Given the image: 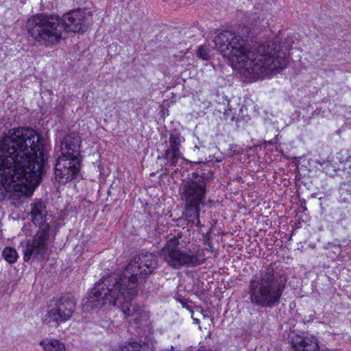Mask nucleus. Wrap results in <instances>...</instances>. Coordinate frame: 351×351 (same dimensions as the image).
Here are the masks:
<instances>
[{
  "label": "nucleus",
  "instance_id": "2eb2a0df",
  "mask_svg": "<svg viewBox=\"0 0 351 351\" xmlns=\"http://www.w3.org/2000/svg\"><path fill=\"white\" fill-rule=\"evenodd\" d=\"M201 205L199 204L185 203L183 216L185 220L187 221V224H191V226L195 224L197 226L200 225L199 212Z\"/></svg>",
  "mask_w": 351,
  "mask_h": 351
},
{
  "label": "nucleus",
  "instance_id": "1a4fd4ad",
  "mask_svg": "<svg viewBox=\"0 0 351 351\" xmlns=\"http://www.w3.org/2000/svg\"><path fill=\"white\" fill-rule=\"evenodd\" d=\"M213 172H194L191 178L184 182L180 187L181 199L184 203L199 204L205 206L207 185L213 180Z\"/></svg>",
  "mask_w": 351,
  "mask_h": 351
},
{
  "label": "nucleus",
  "instance_id": "dca6fc26",
  "mask_svg": "<svg viewBox=\"0 0 351 351\" xmlns=\"http://www.w3.org/2000/svg\"><path fill=\"white\" fill-rule=\"evenodd\" d=\"M118 351H154V344L150 342L127 341L119 346Z\"/></svg>",
  "mask_w": 351,
  "mask_h": 351
},
{
  "label": "nucleus",
  "instance_id": "aec40b11",
  "mask_svg": "<svg viewBox=\"0 0 351 351\" xmlns=\"http://www.w3.org/2000/svg\"><path fill=\"white\" fill-rule=\"evenodd\" d=\"M2 256L10 264L16 263L19 258L16 250L11 247H6L2 252Z\"/></svg>",
  "mask_w": 351,
  "mask_h": 351
},
{
  "label": "nucleus",
  "instance_id": "7ed1b4c3",
  "mask_svg": "<svg viewBox=\"0 0 351 351\" xmlns=\"http://www.w3.org/2000/svg\"><path fill=\"white\" fill-rule=\"evenodd\" d=\"M215 47L233 65L264 72L284 69L288 62L287 53L277 48L275 42L267 41L249 48L247 40L230 31L217 34ZM280 47V46L278 47Z\"/></svg>",
  "mask_w": 351,
  "mask_h": 351
},
{
  "label": "nucleus",
  "instance_id": "6e6552de",
  "mask_svg": "<svg viewBox=\"0 0 351 351\" xmlns=\"http://www.w3.org/2000/svg\"><path fill=\"white\" fill-rule=\"evenodd\" d=\"M76 308V300L71 293L55 297L50 301L47 313L43 322L51 327H58L60 324L69 320Z\"/></svg>",
  "mask_w": 351,
  "mask_h": 351
},
{
  "label": "nucleus",
  "instance_id": "39448f33",
  "mask_svg": "<svg viewBox=\"0 0 351 351\" xmlns=\"http://www.w3.org/2000/svg\"><path fill=\"white\" fill-rule=\"evenodd\" d=\"M29 207L31 221L38 229L34 237L27 239L23 246L25 262H29L32 257L38 261L43 260L47 255L49 245L55 239V233L47 222L48 212L45 203L42 199H36Z\"/></svg>",
  "mask_w": 351,
  "mask_h": 351
},
{
  "label": "nucleus",
  "instance_id": "a211bd4d",
  "mask_svg": "<svg viewBox=\"0 0 351 351\" xmlns=\"http://www.w3.org/2000/svg\"><path fill=\"white\" fill-rule=\"evenodd\" d=\"M216 102L218 103L219 106L218 111L219 112H223V114L226 116V119H228L230 117V119L232 121H238L239 120V117H236V113H232V110L230 108H227V107L229 106V100H228L226 98L223 99V101L221 102L220 101H216Z\"/></svg>",
  "mask_w": 351,
  "mask_h": 351
},
{
  "label": "nucleus",
  "instance_id": "f3484780",
  "mask_svg": "<svg viewBox=\"0 0 351 351\" xmlns=\"http://www.w3.org/2000/svg\"><path fill=\"white\" fill-rule=\"evenodd\" d=\"M39 345L45 351H65L63 343L58 339H45L40 341Z\"/></svg>",
  "mask_w": 351,
  "mask_h": 351
},
{
  "label": "nucleus",
  "instance_id": "a878e982",
  "mask_svg": "<svg viewBox=\"0 0 351 351\" xmlns=\"http://www.w3.org/2000/svg\"><path fill=\"white\" fill-rule=\"evenodd\" d=\"M193 321L195 323H197V324L199 322V319L197 318H193Z\"/></svg>",
  "mask_w": 351,
  "mask_h": 351
},
{
  "label": "nucleus",
  "instance_id": "f03ea898",
  "mask_svg": "<svg viewBox=\"0 0 351 351\" xmlns=\"http://www.w3.org/2000/svg\"><path fill=\"white\" fill-rule=\"evenodd\" d=\"M158 265L157 257L142 252L132 260L121 274H114L101 278L88 292L82 301L84 312L99 311L104 306H115L131 316L134 309L132 300L141 289V283Z\"/></svg>",
  "mask_w": 351,
  "mask_h": 351
},
{
  "label": "nucleus",
  "instance_id": "0eeeda50",
  "mask_svg": "<svg viewBox=\"0 0 351 351\" xmlns=\"http://www.w3.org/2000/svg\"><path fill=\"white\" fill-rule=\"evenodd\" d=\"M181 234H178L167 241L165 246L162 248V252L164 258L167 264L173 269H180L182 267H196L204 263L203 252L202 250H197L194 252L182 251L179 245V239Z\"/></svg>",
  "mask_w": 351,
  "mask_h": 351
},
{
  "label": "nucleus",
  "instance_id": "f257e3e1",
  "mask_svg": "<svg viewBox=\"0 0 351 351\" xmlns=\"http://www.w3.org/2000/svg\"><path fill=\"white\" fill-rule=\"evenodd\" d=\"M45 138L29 127L9 130L0 137V184L31 195L41 181L47 160Z\"/></svg>",
  "mask_w": 351,
  "mask_h": 351
},
{
  "label": "nucleus",
  "instance_id": "9d476101",
  "mask_svg": "<svg viewBox=\"0 0 351 351\" xmlns=\"http://www.w3.org/2000/svg\"><path fill=\"white\" fill-rule=\"evenodd\" d=\"M82 158L80 157L59 156L54 167L56 180L66 184L81 177Z\"/></svg>",
  "mask_w": 351,
  "mask_h": 351
},
{
  "label": "nucleus",
  "instance_id": "b1692460",
  "mask_svg": "<svg viewBox=\"0 0 351 351\" xmlns=\"http://www.w3.org/2000/svg\"><path fill=\"white\" fill-rule=\"evenodd\" d=\"M339 193L341 195H342L344 193V189L343 188H340Z\"/></svg>",
  "mask_w": 351,
  "mask_h": 351
},
{
  "label": "nucleus",
  "instance_id": "20e7f679",
  "mask_svg": "<svg viewBox=\"0 0 351 351\" xmlns=\"http://www.w3.org/2000/svg\"><path fill=\"white\" fill-rule=\"evenodd\" d=\"M287 277L271 263L252 276L249 282V299L261 308H273L280 302Z\"/></svg>",
  "mask_w": 351,
  "mask_h": 351
},
{
  "label": "nucleus",
  "instance_id": "bb28decb",
  "mask_svg": "<svg viewBox=\"0 0 351 351\" xmlns=\"http://www.w3.org/2000/svg\"><path fill=\"white\" fill-rule=\"evenodd\" d=\"M241 179V177H239V178H237V180H240Z\"/></svg>",
  "mask_w": 351,
  "mask_h": 351
},
{
  "label": "nucleus",
  "instance_id": "4be33fe9",
  "mask_svg": "<svg viewBox=\"0 0 351 351\" xmlns=\"http://www.w3.org/2000/svg\"><path fill=\"white\" fill-rule=\"evenodd\" d=\"M210 234H211V231L210 230L207 232L206 234H202V237H203L202 240L204 241V243L206 245H208V247L212 248L213 247V243H212V241H211Z\"/></svg>",
  "mask_w": 351,
  "mask_h": 351
},
{
  "label": "nucleus",
  "instance_id": "ddd939ff",
  "mask_svg": "<svg viewBox=\"0 0 351 351\" xmlns=\"http://www.w3.org/2000/svg\"><path fill=\"white\" fill-rule=\"evenodd\" d=\"M81 140L75 134L66 135L61 141V156L66 157H80L81 155Z\"/></svg>",
  "mask_w": 351,
  "mask_h": 351
},
{
  "label": "nucleus",
  "instance_id": "f8f14e48",
  "mask_svg": "<svg viewBox=\"0 0 351 351\" xmlns=\"http://www.w3.org/2000/svg\"><path fill=\"white\" fill-rule=\"evenodd\" d=\"M184 138L177 130H173L169 134V147L164 151L162 158L167 160L166 165L174 167L178 164V160L182 158L180 152L182 143Z\"/></svg>",
  "mask_w": 351,
  "mask_h": 351
},
{
  "label": "nucleus",
  "instance_id": "6ab92c4d",
  "mask_svg": "<svg viewBox=\"0 0 351 351\" xmlns=\"http://www.w3.org/2000/svg\"><path fill=\"white\" fill-rule=\"evenodd\" d=\"M316 163L319 164L322 171L329 176H335L337 170L338 169L337 164L333 163L332 161L330 160H317Z\"/></svg>",
  "mask_w": 351,
  "mask_h": 351
},
{
  "label": "nucleus",
  "instance_id": "9b49d317",
  "mask_svg": "<svg viewBox=\"0 0 351 351\" xmlns=\"http://www.w3.org/2000/svg\"><path fill=\"white\" fill-rule=\"evenodd\" d=\"M85 13L81 10H75L64 14L60 18L62 31L66 32H84L87 29Z\"/></svg>",
  "mask_w": 351,
  "mask_h": 351
},
{
  "label": "nucleus",
  "instance_id": "5701e85b",
  "mask_svg": "<svg viewBox=\"0 0 351 351\" xmlns=\"http://www.w3.org/2000/svg\"><path fill=\"white\" fill-rule=\"evenodd\" d=\"M348 160L351 162V149L348 151Z\"/></svg>",
  "mask_w": 351,
  "mask_h": 351
},
{
  "label": "nucleus",
  "instance_id": "423d86ee",
  "mask_svg": "<svg viewBox=\"0 0 351 351\" xmlns=\"http://www.w3.org/2000/svg\"><path fill=\"white\" fill-rule=\"evenodd\" d=\"M27 30L32 40L46 47L56 45L62 38L60 17L56 14L33 15L27 21Z\"/></svg>",
  "mask_w": 351,
  "mask_h": 351
},
{
  "label": "nucleus",
  "instance_id": "393cba45",
  "mask_svg": "<svg viewBox=\"0 0 351 351\" xmlns=\"http://www.w3.org/2000/svg\"><path fill=\"white\" fill-rule=\"evenodd\" d=\"M322 351H332V350H331L327 348H323V350H322Z\"/></svg>",
  "mask_w": 351,
  "mask_h": 351
},
{
  "label": "nucleus",
  "instance_id": "4468645a",
  "mask_svg": "<svg viewBox=\"0 0 351 351\" xmlns=\"http://www.w3.org/2000/svg\"><path fill=\"white\" fill-rule=\"evenodd\" d=\"M294 351H322L323 348L318 345V340L315 337H299L292 341Z\"/></svg>",
  "mask_w": 351,
  "mask_h": 351
},
{
  "label": "nucleus",
  "instance_id": "412c9836",
  "mask_svg": "<svg viewBox=\"0 0 351 351\" xmlns=\"http://www.w3.org/2000/svg\"><path fill=\"white\" fill-rule=\"evenodd\" d=\"M210 50L206 45H201L199 47L197 51V56L203 60H208L210 59Z\"/></svg>",
  "mask_w": 351,
  "mask_h": 351
}]
</instances>
